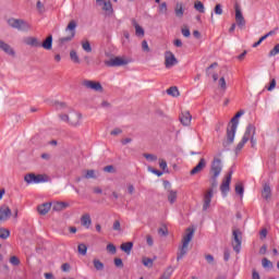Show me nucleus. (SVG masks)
<instances>
[{
    "mask_svg": "<svg viewBox=\"0 0 279 279\" xmlns=\"http://www.w3.org/2000/svg\"><path fill=\"white\" fill-rule=\"evenodd\" d=\"M9 263L13 265V267H19V265H21V259L17 256L13 255L10 257Z\"/></svg>",
    "mask_w": 279,
    "mask_h": 279,
    "instance_id": "40",
    "label": "nucleus"
},
{
    "mask_svg": "<svg viewBox=\"0 0 279 279\" xmlns=\"http://www.w3.org/2000/svg\"><path fill=\"white\" fill-rule=\"evenodd\" d=\"M252 279H260V275L256 270H254L252 275Z\"/></svg>",
    "mask_w": 279,
    "mask_h": 279,
    "instance_id": "64",
    "label": "nucleus"
},
{
    "mask_svg": "<svg viewBox=\"0 0 279 279\" xmlns=\"http://www.w3.org/2000/svg\"><path fill=\"white\" fill-rule=\"evenodd\" d=\"M142 263H143L144 267H149V268L154 267V259H151L149 257H144L142 259Z\"/></svg>",
    "mask_w": 279,
    "mask_h": 279,
    "instance_id": "41",
    "label": "nucleus"
},
{
    "mask_svg": "<svg viewBox=\"0 0 279 279\" xmlns=\"http://www.w3.org/2000/svg\"><path fill=\"white\" fill-rule=\"evenodd\" d=\"M174 14L178 16V19H182V16H184V5H182V3H177Z\"/></svg>",
    "mask_w": 279,
    "mask_h": 279,
    "instance_id": "29",
    "label": "nucleus"
},
{
    "mask_svg": "<svg viewBox=\"0 0 279 279\" xmlns=\"http://www.w3.org/2000/svg\"><path fill=\"white\" fill-rule=\"evenodd\" d=\"M57 110H65L66 113L59 114L60 121L63 123H68V125H72V128H77L82 125V113L73 111L64 102H56Z\"/></svg>",
    "mask_w": 279,
    "mask_h": 279,
    "instance_id": "1",
    "label": "nucleus"
},
{
    "mask_svg": "<svg viewBox=\"0 0 279 279\" xmlns=\"http://www.w3.org/2000/svg\"><path fill=\"white\" fill-rule=\"evenodd\" d=\"M133 27H135V36L138 38H144L145 37V28L143 26L138 25V22L136 20L131 21Z\"/></svg>",
    "mask_w": 279,
    "mask_h": 279,
    "instance_id": "19",
    "label": "nucleus"
},
{
    "mask_svg": "<svg viewBox=\"0 0 279 279\" xmlns=\"http://www.w3.org/2000/svg\"><path fill=\"white\" fill-rule=\"evenodd\" d=\"M10 238V230L5 228H0V239H9Z\"/></svg>",
    "mask_w": 279,
    "mask_h": 279,
    "instance_id": "42",
    "label": "nucleus"
},
{
    "mask_svg": "<svg viewBox=\"0 0 279 279\" xmlns=\"http://www.w3.org/2000/svg\"><path fill=\"white\" fill-rule=\"evenodd\" d=\"M104 12H106L108 15L112 14L114 10L112 9V2L105 1L102 7Z\"/></svg>",
    "mask_w": 279,
    "mask_h": 279,
    "instance_id": "33",
    "label": "nucleus"
},
{
    "mask_svg": "<svg viewBox=\"0 0 279 279\" xmlns=\"http://www.w3.org/2000/svg\"><path fill=\"white\" fill-rule=\"evenodd\" d=\"M278 53H279V44L276 45V46L274 47V49H271V50L269 51V58H274V56H278Z\"/></svg>",
    "mask_w": 279,
    "mask_h": 279,
    "instance_id": "46",
    "label": "nucleus"
},
{
    "mask_svg": "<svg viewBox=\"0 0 279 279\" xmlns=\"http://www.w3.org/2000/svg\"><path fill=\"white\" fill-rule=\"evenodd\" d=\"M195 235V229L187 228L185 234L182 238V245L179 247V253L177 256V260H182L184 256H186V252H189V243L193 241V236Z\"/></svg>",
    "mask_w": 279,
    "mask_h": 279,
    "instance_id": "2",
    "label": "nucleus"
},
{
    "mask_svg": "<svg viewBox=\"0 0 279 279\" xmlns=\"http://www.w3.org/2000/svg\"><path fill=\"white\" fill-rule=\"evenodd\" d=\"M107 252H109V254H117V246H114L112 243H109L107 245Z\"/></svg>",
    "mask_w": 279,
    "mask_h": 279,
    "instance_id": "48",
    "label": "nucleus"
},
{
    "mask_svg": "<svg viewBox=\"0 0 279 279\" xmlns=\"http://www.w3.org/2000/svg\"><path fill=\"white\" fill-rule=\"evenodd\" d=\"M8 25L13 27V29H19L20 32H29V29H32L29 23L13 17L8 20Z\"/></svg>",
    "mask_w": 279,
    "mask_h": 279,
    "instance_id": "7",
    "label": "nucleus"
},
{
    "mask_svg": "<svg viewBox=\"0 0 279 279\" xmlns=\"http://www.w3.org/2000/svg\"><path fill=\"white\" fill-rule=\"evenodd\" d=\"M159 12L161 14H167V2H162L160 5H159Z\"/></svg>",
    "mask_w": 279,
    "mask_h": 279,
    "instance_id": "50",
    "label": "nucleus"
},
{
    "mask_svg": "<svg viewBox=\"0 0 279 279\" xmlns=\"http://www.w3.org/2000/svg\"><path fill=\"white\" fill-rule=\"evenodd\" d=\"M70 60H72L74 64H80L82 62V60H80V56L77 54V51L75 50L70 51Z\"/></svg>",
    "mask_w": 279,
    "mask_h": 279,
    "instance_id": "32",
    "label": "nucleus"
},
{
    "mask_svg": "<svg viewBox=\"0 0 279 279\" xmlns=\"http://www.w3.org/2000/svg\"><path fill=\"white\" fill-rule=\"evenodd\" d=\"M218 85L220 86L221 90H226L228 88V84L226 83L225 77H220V80L218 81Z\"/></svg>",
    "mask_w": 279,
    "mask_h": 279,
    "instance_id": "45",
    "label": "nucleus"
},
{
    "mask_svg": "<svg viewBox=\"0 0 279 279\" xmlns=\"http://www.w3.org/2000/svg\"><path fill=\"white\" fill-rule=\"evenodd\" d=\"M39 215H47L51 210V203H44L37 207Z\"/></svg>",
    "mask_w": 279,
    "mask_h": 279,
    "instance_id": "24",
    "label": "nucleus"
},
{
    "mask_svg": "<svg viewBox=\"0 0 279 279\" xmlns=\"http://www.w3.org/2000/svg\"><path fill=\"white\" fill-rule=\"evenodd\" d=\"M167 94L170 95V97H180V90H178V87L168 88Z\"/></svg>",
    "mask_w": 279,
    "mask_h": 279,
    "instance_id": "36",
    "label": "nucleus"
},
{
    "mask_svg": "<svg viewBox=\"0 0 279 279\" xmlns=\"http://www.w3.org/2000/svg\"><path fill=\"white\" fill-rule=\"evenodd\" d=\"M245 112L239 111L232 119L230 124L227 128V143L231 145L234 143V136H236V128H239V119L243 117Z\"/></svg>",
    "mask_w": 279,
    "mask_h": 279,
    "instance_id": "3",
    "label": "nucleus"
},
{
    "mask_svg": "<svg viewBox=\"0 0 279 279\" xmlns=\"http://www.w3.org/2000/svg\"><path fill=\"white\" fill-rule=\"evenodd\" d=\"M116 267H123V259L122 258H116L114 259Z\"/></svg>",
    "mask_w": 279,
    "mask_h": 279,
    "instance_id": "56",
    "label": "nucleus"
},
{
    "mask_svg": "<svg viewBox=\"0 0 279 279\" xmlns=\"http://www.w3.org/2000/svg\"><path fill=\"white\" fill-rule=\"evenodd\" d=\"M123 131L121 129H114L113 131H111V135L112 136H119V134H122Z\"/></svg>",
    "mask_w": 279,
    "mask_h": 279,
    "instance_id": "59",
    "label": "nucleus"
},
{
    "mask_svg": "<svg viewBox=\"0 0 279 279\" xmlns=\"http://www.w3.org/2000/svg\"><path fill=\"white\" fill-rule=\"evenodd\" d=\"M235 193H236V195H240L241 197H243L244 189H243L242 184L235 185Z\"/></svg>",
    "mask_w": 279,
    "mask_h": 279,
    "instance_id": "47",
    "label": "nucleus"
},
{
    "mask_svg": "<svg viewBox=\"0 0 279 279\" xmlns=\"http://www.w3.org/2000/svg\"><path fill=\"white\" fill-rule=\"evenodd\" d=\"M277 32H278V27H276L275 29L268 32V33L266 34L267 38H269V36H275V34H277Z\"/></svg>",
    "mask_w": 279,
    "mask_h": 279,
    "instance_id": "62",
    "label": "nucleus"
},
{
    "mask_svg": "<svg viewBox=\"0 0 279 279\" xmlns=\"http://www.w3.org/2000/svg\"><path fill=\"white\" fill-rule=\"evenodd\" d=\"M232 242L231 245L236 254L241 253V245L243 243V233L239 229H233L232 231Z\"/></svg>",
    "mask_w": 279,
    "mask_h": 279,
    "instance_id": "8",
    "label": "nucleus"
},
{
    "mask_svg": "<svg viewBox=\"0 0 279 279\" xmlns=\"http://www.w3.org/2000/svg\"><path fill=\"white\" fill-rule=\"evenodd\" d=\"M40 47H43V49H46L47 51H50V49H52L53 47V36H48L46 40H44V43L40 44Z\"/></svg>",
    "mask_w": 279,
    "mask_h": 279,
    "instance_id": "23",
    "label": "nucleus"
},
{
    "mask_svg": "<svg viewBox=\"0 0 279 279\" xmlns=\"http://www.w3.org/2000/svg\"><path fill=\"white\" fill-rule=\"evenodd\" d=\"M262 197H264V199H269V197H271V187L269 185H264Z\"/></svg>",
    "mask_w": 279,
    "mask_h": 279,
    "instance_id": "31",
    "label": "nucleus"
},
{
    "mask_svg": "<svg viewBox=\"0 0 279 279\" xmlns=\"http://www.w3.org/2000/svg\"><path fill=\"white\" fill-rule=\"evenodd\" d=\"M12 215V210L8 206L0 207V223H3V221H8L10 219V216Z\"/></svg>",
    "mask_w": 279,
    "mask_h": 279,
    "instance_id": "17",
    "label": "nucleus"
},
{
    "mask_svg": "<svg viewBox=\"0 0 279 279\" xmlns=\"http://www.w3.org/2000/svg\"><path fill=\"white\" fill-rule=\"evenodd\" d=\"M194 8L195 10H197V12H201V14H204L205 9H204V3H202V1L196 0L194 3Z\"/></svg>",
    "mask_w": 279,
    "mask_h": 279,
    "instance_id": "39",
    "label": "nucleus"
},
{
    "mask_svg": "<svg viewBox=\"0 0 279 279\" xmlns=\"http://www.w3.org/2000/svg\"><path fill=\"white\" fill-rule=\"evenodd\" d=\"M252 132H254L252 129L245 130L241 142L235 147V154H239L243 149V147H245V144L247 143V141H250V134H252Z\"/></svg>",
    "mask_w": 279,
    "mask_h": 279,
    "instance_id": "12",
    "label": "nucleus"
},
{
    "mask_svg": "<svg viewBox=\"0 0 279 279\" xmlns=\"http://www.w3.org/2000/svg\"><path fill=\"white\" fill-rule=\"evenodd\" d=\"M144 158H146L148 162H156V160H158V156L154 154H144Z\"/></svg>",
    "mask_w": 279,
    "mask_h": 279,
    "instance_id": "44",
    "label": "nucleus"
},
{
    "mask_svg": "<svg viewBox=\"0 0 279 279\" xmlns=\"http://www.w3.org/2000/svg\"><path fill=\"white\" fill-rule=\"evenodd\" d=\"M274 88H276V78H272V80L270 81V85L267 87V90H268L269 93H271V90H274Z\"/></svg>",
    "mask_w": 279,
    "mask_h": 279,
    "instance_id": "53",
    "label": "nucleus"
},
{
    "mask_svg": "<svg viewBox=\"0 0 279 279\" xmlns=\"http://www.w3.org/2000/svg\"><path fill=\"white\" fill-rule=\"evenodd\" d=\"M262 266L264 267V269H272L274 263H271V260L265 257L262 259Z\"/></svg>",
    "mask_w": 279,
    "mask_h": 279,
    "instance_id": "37",
    "label": "nucleus"
},
{
    "mask_svg": "<svg viewBox=\"0 0 279 279\" xmlns=\"http://www.w3.org/2000/svg\"><path fill=\"white\" fill-rule=\"evenodd\" d=\"M24 182L26 184H45V182H49V175L28 173L24 177Z\"/></svg>",
    "mask_w": 279,
    "mask_h": 279,
    "instance_id": "6",
    "label": "nucleus"
},
{
    "mask_svg": "<svg viewBox=\"0 0 279 279\" xmlns=\"http://www.w3.org/2000/svg\"><path fill=\"white\" fill-rule=\"evenodd\" d=\"M230 182H232V172H229L226 175L222 184L220 185V191L223 195H228V192L230 191Z\"/></svg>",
    "mask_w": 279,
    "mask_h": 279,
    "instance_id": "15",
    "label": "nucleus"
},
{
    "mask_svg": "<svg viewBox=\"0 0 279 279\" xmlns=\"http://www.w3.org/2000/svg\"><path fill=\"white\" fill-rule=\"evenodd\" d=\"M146 243L149 245V247H151V245H154V238H151V235H147Z\"/></svg>",
    "mask_w": 279,
    "mask_h": 279,
    "instance_id": "57",
    "label": "nucleus"
},
{
    "mask_svg": "<svg viewBox=\"0 0 279 279\" xmlns=\"http://www.w3.org/2000/svg\"><path fill=\"white\" fill-rule=\"evenodd\" d=\"M85 180H95L97 178V172L95 170H86L84 174Z\"/></svg>",
    "mask_w": 279,
    "mask_h": 279,
    "instance_id": "35",
    "label": "nucleus"
},
{
    "mask_svg": "<svg viewBox=\"0 0 279 279\" xmlns=\"http://www.w3.org/2000/svg\"><path fill=\"white\" fill-rule=\"evenodd\" d=\"M112 228L116 232H121V221L114 220Z\"/></svg>",
    "mask_w": 279,
    "mask_h": 279,
    "instance_id": "49",
    "label": "nucleus"
},
{
    "mask_svg": "<svg viewBox=\"0 0 279 279\" xmlns=\"http://www.w3.org/2000/svg\"><path fill=\"white\" fill-rule=\"evenodd\" d=\"M25 44L28 45V47H40V43L36 37H27Z\"/></svg>",
    "mask_w": 279,
    "mask_h": 279,
    "instance_id": "28",
    "label": "nucleus"
},
{
    "mask_svg": "<svg viewBox=\"0 0 279 279\" xmlns=\"http://www.w3.org/2000/svg\"><path fill=\"white\" fill-rule=\"evenodd\" d=\"M163 58L166 69H173V66L178 65V58H175V54L171 50H167Z\"/></svg>",
    "mask_w": 279,
    "mask_h": 279,
    "instance_id": "11",
    "label": "nucleus"
},
{
    "mask_svg": "<svg viewBox=\"0 0 279 279\" xmlns=\"http://www.w3.org/2000/svg\"><path fill=\"white\" fill-rule=\"evenodd\" d=\"M93 223V220L90 219V215L89 214H85L82 216L81 218V225L84 227V228H90Z\"/></svg>",
    "mask_w": 279,
    "mask_h": 279,
    "instance_id": "25",
    "label": "nucleus"
},
{
    "mask_svg": "<svg viewBox=\"0 0 279 279\" xmlns=\"http://www.w3.org/2000/svg\"><path fill=\"white\" fill-rule=\"evenodd\" d=\"M37 10H39L40 12H45V5L43 4V2L37 1Z\"/></svg>",
    "mask_w": 279,
    "mask_h": 279,
    "instance_id": "60",
    "label": "nucleus"
},
{
    "mask_svg": "<svg viewBox=\"0 0 279 279\" xmlns=\"http://www.w3.org/2000/svg\"><path fill=\"white\" fill-rule=\"evenodd\" d=\"M142 49L143 51H146L147 53H149V44H147V40L142 41Z\"/></svg>",
    "mask_w": 279,
    "mask_h": 279,
    "instance_id": "51",
    "label": "nucleus"
},
{
    "mask_svg": "<svg viewBox=\"0 0 279 279\" xmlns=\"http://www.w3.org/2000/svg\"><path fill=\"white\" fill-rule=\"evenodd\" d=\"M94 267L95 269H97V271H102L104 269V263H101V260L99 259H94Z\"/></svg>",
    "mask_w": 279,
    "mask_h": 279,
    "instance_id": "43",
    "label": "nucleus"
},
{
    "mask_svg": "<svg viewBox=\"0 0 279 279\" xmlns=\"http://www.w3.org/2000/svg\"><path fill=\"white\" fill-rule=\"evenodd\" d=\"M182 34L185 38H189L191 36V31L189 28H182Z\"/></svg>",
    "mask_w": 279,
    "mask_h": 279,
    "instance_id": "58",
    "label": "nucleus"
},
{
    "mask_svg": "<svg viewBox=\"0 0 279 279\" xmlns=\"http://www.w3.org/2000/svg\"><path fill=\"white\" fill-rule=\"evenodd\" d=\"M215 66H217V63H213L209 68H207L206 73L208 76L211 75L214 82H217V80H219V75L217 73H213V69H215Z\"/></svg>",
    "mask_w": 279,
    "mask_h": 279,
    "instance_id": "30",
    "label": "nucleus"
},
{
    "mask_svg": "<svg viewBox=\"0 0 279 279\" xmlns=\"http://www.w3.org/2000/svg\"><path fill=\"white\" fill-rule=\"evenodd\" d=\"M221 159L215 158L210 169V183L211 186H217V178L221 175Z\"/></svg>",
    "mask_w": 279,
    "mask_h": 279,
    "instance_id": "5",
    "label": "nucleus"
},
{
    "mask_svg": "<svg viewBox=\"0 0 279 279\" xmlns=\"http://www.w3.org/2000/svg\"><path fill=\"white\" fill-rule=\"evenodd\" d=\"M215 13L219 14V15L223 14V10L221 9V4H217L215 7Z\"/></svg>",
    "mask_w": 279,
    "mask_h": 279,
    "instance_id": "55",
    "label": "nucleus"
},
{
    "mask_svg": "<svg viewBox=\"0 0 279 279\" xmlns=\"http://www.w3.org/2000/svg\"><path fill=\"white\" fill-rule=\"evenodd\" d=\"M133 247H134V243L126 242L121 244L120 250H122V252H124L125 254L130 255L132 253Z\"/></svg>",
    "mask_w": 279,
    "mask_h": 279,
    "instance_id": "27",
    "label": "nucleus"
},
{
    "mask_svg": "<svg viewBox=\"0 0 279 279\" xmlns=\"http://www.w3.org/2000/svg\"><path fill=\"white\" fill-rule=\"evenodd\" d=\"M214 191L209 189L205 192L203 197V210H208L210 208V202H213Z\"/></svg>",
    "mask_w": 279,
    "mask_h": 279,
    "instance_id": "13",
    "label": "nucleus"
},
{
    "mask_svg": "<svg viewBox=\"0 0 279 279\" xmlns=\"http://www.w3.org/2000/svg\"><path fill=\"white\" fill-rule=\"evenodd\" d=\"M77 250H78V254H81L82 256H86V254L88 252V246H86V244L82 243V244H78Z\"/></svg>",
    "mask_w": 279,
    "mask_h": 279,
    "instance_id": "38",
    "label": "nucleus"
},
{
    "mask_svg": "<svg viewBox=\"0 0 279 279\" xmlns=\"http://www.w3.org/2000/svg\"><path fill=\"white\" fill-rule=\"evenodd\" d=\"M81 85L89 90H95V93H104V86H101V83L97 81L83 80Z\"/></svg>",
    "mask_w": 279,
    "mask_h": 279,
    "instance_id": "10",
    "label": "nucleus"
},
{
    "mask_svg": "<svg viewBox=\"0 0 279 279\" xmlns=\"http://www.w3.org/2000/svg\"><path fill=\"white\" fill-rule=\"evenodd\" d=\"M148 171H150L151 173H155V175H158V178L162 175V172L160 170L151 169V167H148Z\"/></svg>",
    "mask_w": 279,
    "mask_h": 279,
    "instance_id": "54",
    "label": "nucleus"
},
{
    "mask_svg": "<svg viewBox=\"0 0 279 279\" xmlns=\"http://www.w3.org/2000/svg\"><path fill=\"white\" fill-rule=\"evenodd\" d=\"M168 202L169 204H175V202H178V191L175 190L168 191Z\"/></svg>",
    "mask_w": 279,
    "mask_h": 279,
    "instance_id": "26",
    "label": "nucleus"
},
{
    "mask_svg": "<svg viewBox=\"0 0 279 279\" xmlns=\"http://www.w3.org/2000/svg\"><path fill=\"white\" fill-rule=\"evenodd\" d=\"M134 191H135L134 186H133L132 184H129V185H128V193H129L130 195H134Z\"/></svg>",
    "mask_w": 279,
    "mask_h": 279,
    "instance_id": "61",
    "label": "nucleus"
},
{
    "mask_svg": "<svg viewBox=\"0 0 279 279\" xmlns=\"http://www.w3.org/2000/svg\"><path fill=\"white\" fill-rule=\"evenodd\" d=\"M132 60L125 57H114L108 61H105L106 66H125L130 64Z\"/></svg>",
    "mask_w": 279,
    "mask_h": 279,
    "instance_id": "9",
    "label": "nucleus"
},
{
    "mask_svg": "<svg viewBox=\"0 0 279 279\" xmlns=\"http://www.w3.org/2000/svg\"><path fill=\"white\" fill-rule=\"evenodd\" d=\"M83 51H86V53H90L93 51V47L90 46L89 40H85L81 43Z\"/></svg>",
    "mask_w": 279,
    "mask_h": 279,
    "instance_id": "34",
    "label": "nucleus"
},
{
    "mask_svg": "<svg viewBox=\"0 0 279 279\" xmlns=\"http://www.w3.org/2000/svg\"><path fill=\"white\" fill-rule=\"evenodd\" d=\"M121 143H122V145H128V144L132 143V138L126 137V138L122 140Z\"/></svg>",
    "mask_w": 279,
    "mask_h": 279,
    "instance_id": "63",
    "label": "nucleus"
},
{
    "mask_svg": "<svg viewBox=\"0 0 279 279\" xmlns=\"http://www.w3.org/2000/svg\"><path fill=\"white\" fill-rule=\"evenodd\" d=\"M75 29H77V22H75V20H72L65 27L66 36L59 38L60 45H66V43H71V40L75 38Z\"/></svg>",
    "mask_w": 279,
    "mask_h": 279,
    "instance_id": "4",
    "label": "nucleus"
},
{
    "mask_svg": "<svg viewBox=\"0 0 279 279\" xmlns=\"http://www.w3.org/2000/svg\"><path fill=\"white\" fill-rule=\"evenodd\" d=\"M246 130H252V132L250 133V140L251 141V147L252 149H256V145H257V140H256V128H254V125L250 124Z\"/></svg>",
    "mask_w": 279,
    "mask_h": 279,
    "instance_id": "18",
    "label": "nucleus"
},
{
    "mask_svg": "<svg viewBox=\"0 0 279 279\" xmlns=\"http://www.w3.org/2000/svg\"><path fill=\"white\" fill-rule=\"evenodd\" d=\"M0 49L1 51H4L8 56H14V49H12V46L3 40L0 39Z\"/></svg>",
    "mask_w": 279,
    "mask_h": 279,
    "instance_id": "20",
    "label": "nucleus"
},
{
    "mask_svg": "<svg viewBox=\"0 0 279 279\" xmlns=\"http://www.w3.org/2000/svg\"><path fill=\"white\" fill-rule=\"evenodd\" d=\"M206 169V159L201 158L198 163L190 171V175H197V173H202Z\"/></svg>",
    "mask_w": 279,
    "mask_h": 279,
    "instance_id": "16",
    "label": "nucleus"
},
{
    "mask_svg": "<svg viewBox=\"0 0 279 279\" xmlns=\"http://www.w3.org/2000/svg\"><path fill=\"white\" fill-rule=\"evenodd\" d=\"M65 208H69V203L65 202H56L52 204V210L56 213H60L61 210H65Z\"/></svg>",
    "mask_w": 279,
    "mask_h": 279,
    "instance_id": "22",
    "label": "nucleus"
},
{
    "mask_svg": "<svg viewBox=\"0 0 279 279\" xmlns=\"http://www.w3.org/2000/svg\"><path fill=\"white\" fill-rule=\"evenodd\" d=\"M192 119L193 117L191 116V113L189 111H185L181 114L180 122L182 123V125L189 126L191 125Z\"/></svg>",
    "mask_w": 279,
    "mask_h": 279,
    "instance_id": "21",
    "label": "nucleus"
},
{
    "mask_svg": "<svg viewBox=\"0 0 279 279\" xmlns=\"http://www.w3.org/2000/svg\"><path fill=\"white\" fill-rule=\"evenodd\" d=\"M235 23L241 29L245 27V17H243V13L241 12V7H239V4H235Z\"/></svg>",
    "mask_w": 279,
    "mask_h": 279,
    "instance_id": "14",
    "label": "nucleus"
},
{
    "mask_svg": "<svg viewBox=\"0 0 279 279\" xmlns=\"http://www.w3.org/2000/svg\"><path fill=\"white\" fill-rule=\"evenodd\" d=\"M159 167L162 171H167V161L165 159H159Z\"/></svg>",
    "mask_w": 279,
    "mask_h": 279,
    "instance_id": "52",
    "label": "nucleus"
}]
</instances>
